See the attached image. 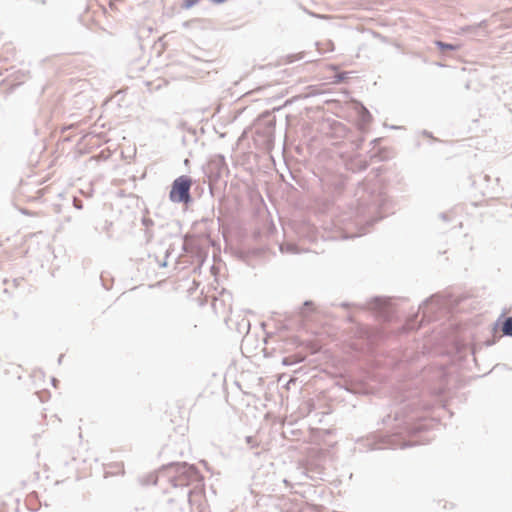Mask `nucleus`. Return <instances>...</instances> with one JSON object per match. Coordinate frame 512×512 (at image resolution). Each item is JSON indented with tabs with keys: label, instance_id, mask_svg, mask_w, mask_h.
I'll use <instances>...</instances> for the list:
<instances>
[{
	"label": "nucleus",
	"instance_id": "obj_1",
	"mask_svg": "<svg viewBox=\"0 0 512 512\" xmlns=\"http://www.w3.org/2000/svg\"><path fill=\"white\" fill-rule=\"evenodd\" d=\"M393 414V421L397 422L395 432L388 437L387 444L384 448L404 449L420 443V441L405 439L406 436H414L426 429L425 424L417 422L422 419L418 411L417 401L409 400L401 403L395 408Z\"/></svg>",
	"mask_w": 512,
	"mask_h": 512
},
{
	"label": "nucleus",
	"instance_id": "obj_2",
	"mask_svg": "<svg viewBox=\"0 0 512 512\" xmlns=\"http://www.w3.org/2000/svg\"><path fill=\"white\" fill-rule=\"evenodd\" d=\"M356 196L358 198L355 206V221L359 226L357 236H361L367 233L366 226L373 225L385 216L388 198L382 192H367L360 188L357 190Z\"/></svg>",
	"mask_w": 512,
	"mask_h": 512
},
{
	"label": "nucleus",
	"instance_id": "obj_3",
	"mask_svg": "<svg viewBox=\"0 0 512 512\" xmlns=\"http://www.w3.org/2000/svg\"><path fill=\"white\" fill-rule=\"evenodd\" d=\"M153 484L165 479L174 488H185L190 485H198L203 481V477L194 465L186 462H172L163 466L157 476H152Z\"/></svg>",
	"mask_w": 512,
	"mask_h": 512
},
{
	"label": "nucleus",
	"instance_id": "obj_4",
	"mask_svg": "<svg viewBox=\"0 0 512 512\" xmlns=\"http://www.w3.org/2000/svg\"><path fill=\"white\" fill-rule=\"evenodd\" d=\"M351 305L359 307L363 310H373L384 321H390L395 313V310L391 304V299L387 297L375 296L364 304H350L348 302H342L340 304V306L343 308H348Z\"/></svg>",
	"mask_w": 512,
	"mask_h": 512
},
{
	"label": "nucleus",
	"instance_id": "obj_5",
	"mask_svg": "<svg viewBox=\"0 0 512 512\" xmlns=\"http://www.w3.org/2000/svg\"><path fill=\"white\" fill-rule=\"evenodd\" d=\"M192 184V178L188 175H181L177 177L171 184L169 200L175 204L189 205L192 203Z\"/></svg>",
	"mask_w": 512,
	"mask_h": 512
},
{
	"label": "nucleus",
	"instance_id": "obj_6",
	"mask_svg": "<svg viewBox=\"0 0 512 512\" xmlns=\"http://www.w3.org/2000/svg\"><path fill=\"white\" fill-rule=\"evenodd\" d=\"M281 107L274 108L273 111H265L256 119L254 127L255 133L263 137L266 141H272L275 134L276 119L274 111H280Z\"/></svg>",
	"mask_w": 512,
	"mask_h": 512
},
{
	"label": "nucleus",
	"instance_id": "obj_7",
	"mask_svg": "<svg viewBox=\"0 0 512 512\" xmlns=\"http://www.w3.org/2000/svg\"><path fill=\"white\" fill-rule=\"evenodd\" d=\"M434 43L437 46V48L443 53L446 51H457L461 47L459 44L446 43L441 40H436Z\"/></svg>",
	"mask_w": 512,
	"mask_h": 512
},
{
	"label": "nucleus",
	"instance_id": "obj_8",
	"mask_svg": "<svg viewBox=\"0 0 512 512\" xmlns=\"http://www.w3.org/2000/svg\"><path fill=\"white\" fill-rule=\"evenodd\" d=\"M435 296H431L424 300L422 304L419 305L418 312H422L423 314V320L427 319V321H430V315H429V305L434 301Z\"/></svg>",
	"mask_w": 512,
	"mask_h": 512
},
{
	"label": "nucleus",
	"instance_id": "obj_9",
	"mask_svg": "<svg viewBox=\"0 0 512 512\" xmlns=\"http://www.w3.org/2000/svg\"><path fill=\"white\" fill-rule=\"evenodd\" d=\"M501 331L504 336L512 337V316L504 318L501 323Z\"/></svg>",
	"mask_w": 512,
	"mask_h": 512
},
{
	"label": "nucleus",
	"instance_id": "obj_10",
	"mask_svg": "<svg viewBox=\"0 0 512 512\" xmlns=\"http://www.w3.org/2000/svg\"><path fill=\"white\" fill-rule=\"evenodd\" d=\"M304 360H305V357L302 356V355H292V356L284 357L282 359V364L284 366H291V365H294V364H297V363H301Z\"/></svg>",
	"mask_w": 512,
	"mask_h": 512
},
{
	"label": "nucleus",
	"instance_id": "obj_11",
	"mask_svg": "<svg viewBox=\"0 0 512 512\" xmlns=\"http://www.w3.org/2000/svg\"><path fill=\"white\" fill-rule=\"evenodd\" d=\"M487 25L486 20L481 21L477 25H468L460 28V33H473L475 34L477 30L481 27H485Z\"/></svg>",
	"mask_w": 512,
	"mask_h": 512
},
{
	"label": "nucleus",
	"instance_id": "obj_12",
	"mask_svg": "<svg viewBox=\"0 0 512 512\" xmlns=\"http://www.w3.org/2000/svg\"><path fill=\"white\" fill-rule=\"evenodd\" d=\"M142 224L146 228L145 234L147 236V239L150 240L153 234L150 232L149 228L154 225V221L151 218L143 217Z\"/></svg>",
	"mask_w": 512,
	"mask_h": 512
},
{
	"label": "nucleus",
	"instance_id": "obj_13",
	"mask_svg": "<svg viewBox=\"0 0 512 512\" xmlns=\"http://www.w3.org/2000/svg\"><path fill=\"white\" fill-rule=\"evenodd\" d=\"M280 250H281V252H287V253H291V254L299 253L297 246L292 243L281 244Z\"/></svg>",
	"mask_w": 512,
	"mask_h": 512
},
{
	"label": "nucleus",
	"instance_id": "obj_14",
	"mask_svg": "<svg viewBox=\"0 0 512 512\" xmlns=\"http://www.w3.org/2000/svg\"><path fill=\"white\" fill-rule=\"evenodd\" d=\"M417 317H418V314L414 315L413 317L409 318L405 325H404V328L406 330H413V329H417L419 328L420 325H416V320H417Z\"/></svg>",
	"mask_w": 512,
	"mask_h": 512
},
{
	"label": "nucleus",
	"instance_id": "obj_15",
	"mask_svg": "<svg viewBox=\"0 0 512 512\" xmlns=\"http://www.w3.org/2000/svg\"><path fill=\"white\" fill-rule=\"evenodd\" d=\"M361 120L363 123H369L372 120V115L369 112V110L362 106L361 112H360Z\"/></svg>",
	"mask_w": 512,
	"mask_h": 512
},
{
	"label": "nucleus",
	"instance_id": "obj_16",
	"mask_svg": "<svg viewBox=\"0 0 512 512\" xmlns=\"http://www.w3.org/2000/svg\"><path fill=\"white\" fill-rule=\"evenodd\" d=\"M245 442L247 443V445L250 446V448H255L259 446V443L254 436H246Z\"/></svg>",
	"mask_w": 512,
	"mask_h": 512
},
{
	"label": "nucleus",
	"instance_id": "obj_17",
	"mask_svg": "<svg viewBox=\"0 0 512 512\" xmlns=\"http://www.w3.org/2000/svg\"><path fill=\"white\" fill-rule=\"evenodd\" d=\"M200 0H183L181 7L183 9H190L195 6Z\"/></svg>",
	"mask_w": 512,
	"mask_h": 512
},
{
	"label": "nucleus",
	"instance_id": "obj_18",
	"mask_svg": "<svg viewBox=\"0 0 512 512\" xmlns=\"http://www.w3.org/2000/svg\"><path fill=\"white\" fill-rule=\"evenodd\" d=\"M358 171H364L368 168L369 164L366 160H358L355 162Z\"/></svg>",
	"mask_w": 512,
	"mask_h": 512
},
{
	"label": "nucleus",
	"instance_id": "obj_19",
	"mask_svg": "<svg viewBox=\"0 0 512 512\" xmlns=\"http://www.w3.org/2000/svg\"><path fill=\"white\" fill-rule=\"evenodd\" d=\"M347 78V73L346 72H341V73H337L335 76H334V80L333 82L334 83H342L345 81V79Z\"/></svg>",
	"mask_w": 512,
	"mask_h": 512
},
{
	"label": "nucleus",
	"instance_id": "obj_20",
	"mask_svg": "<svg viewBox=\"0 0 512 512\" xmlns=\"http://www.w3.org/2000/svg\"><path fill=\"white\" fill-rule=\"evenodd\" d=\"M304 55H305L304 52H301L298 54H291V55H288V60H289V62H295L298 60H302L304 58Z\"/></svg>",
	"mask_w": 512,
	"mask_h": 512
},
{
	"label": "nucleus",
	"instance_id": "obj_21",
	"mask_svg": "<svg viewBox=\"0 0 512 512\" xmlns=\"http://www.w3.org/2000/svg\"><path fill=\"white\" fill-rule=\"evenodd\" d=\"M73 206L74 208L81 210L83 208V202L78 197H73Z\"/></svg>",
	"mask_w": 512,
	"mask_h": 512
},
{
	"label": "nucleus",
	"instance_id": "obj_22",
	"mask_svg": "<svg viewBox=\"0 0 512 512\" xmlns=\"http://www.w3.org/2000/svg\"><path fill=\"white\" fill-rule=\"evenodd\" d=\"M439 218L444 222H450L451 218L448 213L442 212L439 214Z\"/></svg>",
	"mask_w": 512,
	"mask_h": 512
},
{
	"label": "nucleus",
	"instance_id": "obj_23",
	"mask_svg": "<svg viewBox=\"0 0 512 512\" xmlns=\"http://www.w3.org/2000/svg\"><path fill=\"white\" fill-rule=\"evenodd\" d=\"M169 255H170V252H169V250H167L166 251V255H165V259L162 262L159 263V267H161V268L167 267V258L169 257Z\"/></svg>",
	"mask_w": 512,
	"mask_h": 512
},
{
	"label": "nucleus",
	"instance_id": "obj_24",
	"mask_svg": "<svg viewBox=\"0 0 512 512\" xmlns=\"http://www.w3.org/2000/svg\"><path fill=\"white\" fill-rule=\"evenodd\" d=\"M312 306H313V302L312 301L307 300V301H305L303 303V307H305V308L306 307H312Z\"/></svg>",
	"mask_w": 512,
	"mask_h": 512
},
{
	"label": "nucleus",
	"instance_id": "obj_25",
	"mask_svg": "<svg viewBox=\"0 0 512 512\" xmlns=\"http://www.w3.org/2000/svg\"><path fill=\"white\" fill-rule=\"evenodd\" d=\"M392 419L391 414H388L386 417L383 418V423H388Z\"/></svg>",
	"mask_w": 512,
	"mask_h": 512
},
{
	"label": "nucleus",
	"instance_id": "obj_26",
	"mask_svg": "<svg viewBox=\"0 0 512 512\" xmlns=\"http://www.w3.org/2000/svg\"><path fill=\"white\" fill-rule=\"evenodd\" d=\"M210 2L214 3V4H222L224 3L226 0H209Z\"/></svg>",
	"mask_w": 512,
	"mask_h": 512
},
{
	"label": "nucleus",
	"instance_id": "obj_27",
	"mask_svg": "<svg viewBox=\"0 0 512 512\" xmlns=\"http://www.w3.org/2000/svg\"><path fill=\"white\" fill-rule=\"evenodd\" d=\"M376 443L375 442H369V446L371 450H374V449H378L379 447H375Z\"/></svg>",
	"mask_w": 512,
	"mask_h": 512
},
{
	"label": "nucleus",
	"instance_id": "obj_28",
	"mask_svg": "<svg viewBox=\"0 0 512 512\" xmlns=\"http://www.w3.org/2000/svg\"><path fill=\"white\" fill-rule=\"evenodd\" d=\"M191 494H192V490L191 489L187 490L186 495H187L188 499H190Z\"/></svg>",
	"mask_w": 512,
	"mask_h": 512
},
{
	"label": "nucleus",
	"instance_id": "obj_29",
	"mask_svg": "<svg viewBox=\"0 0 512 512\" xmlns=\"http://www.w3.org/2000/svg\"><path fill=\"white\" fill-rule=\"evenodd\" d=\"M347 320H348L350 323H353V322H354V319H353V317H352L351 315H349V316L347 317Z\"/></svg>",
	"mask_w": 512,
	"mask_h": 512
},
{
	"label": "nucleus",
	"instance_id": "obj_30",
	"mask_svg": "<svg viewBox=\"0 0 512 512\" xmlns=\"http://www.w3.org/2000/svg\"><path fill=\"white\" fill-rule=\"evenodd\" d=\"M63 357H64V355H63V354H61V355L59 356V358H58V364H61Z\"/></svg>",
	"mask_w": 512,
	"mask_h": 512
},
{
	"label": "nucleus",
	"instance_id": "obj_31",
	"mask_svg": "<svg viewBox=\"0 0 512 512\" xmlns=\"http://www.w3.org/2000/svg\"><path fill=\"white\" fill-rule=\"evenodd\" d=\"M183 250H184V251H188V244H187V243H184V244H183Z\"/></svg>",
	"mask_w": 512,
	"mask_h": 512
},
{
	"label": "nucleus",
	"instance_id": "obj_32",
	"mask_svg": "<svg viewBox=\"0 0 512 512\" xmlns=\"http://www.w3.org/2000/svg\"><path fill=\"white\" fill-rule=\"evenodd\" d=\"M57 382H58V380H57V379H55V378H53V379H52V384H53L55 387H56V383H57Z\"/></svg>",
	"mask_w": 512,
	"mask_h": 512
},
{
	"label": "nucleus",
	"instance_id": "obj_33",
	"mask_svg": "<svg viewBox=\"0 0 512 512\" xmlns=\"http://www.w3.org/2000/svg\"><path fill=\"white\" fill-rule=\"evenodd\" d=\"M111 225V223L105 222V228L108 229V227Z\"/></svg>",
	"mask_w": 512,
	"mask_h": 512
},
{
	"label": "nucleus",
	"instance_id": "obj_34",
	"mask_svg": "<svg viewBox=\"0 0 512 512\" xmlns=\"http://www.w3.org/2000/svg\"><path fill=\"white\" fill-rule=\"evenodd\" d=\"M503 316H504V315L502 314V315L500 316V318H498V320H497V322H496V325H498V322H499V321H501V318H502Z\"/></svg>",
	"mask_w": 512,
	"mask_h": 512
},
{
	"label": "nucleus",
	"instance_id": "obj_35",
	"mask_svg": "<svg viewBox=\"0 0 512 512\" xmlns=\"http://www.w3.org/2000/svg\"><path fill=\"white\" fill-rule=\"evenodd\" d=\"M493 343H494L493 341H491V342H490V341H488L486 344H487L488 346H490V345H492Z\"/></svg>",
	"mask_w": 512,
	"mask_h": 512
},
{
	"label": "nucleus",
	"instance_id": "obj_36",
	"mask_svg": "<svg viewBox=\"0 0 512 512\" xmlns=\"http://www.w3.org/2000/svg\"><path fill=\"white\" fill-rule=\"evenodd\" d=\"M182 141H183L184 144L186 143V137L185 136L183 137Z\"/></svg>",
	"mask_w": 512,
	"mask_h": 512
},
{
	"label": "nucleus",
	"instance_id": "obj_37",
	"mask_svg": "<svg viewBox=\"0 0 512 512\" xmlns=\"http://www.w3.org/2000/svg\"><path fill=\"white\" fill-rule=\"evenodd\" d=\"M377 141H379V139H374L372 143H376Z\"/></svg>",
	"mask_w": 512,
	"mask_h": 512
}]
</instances>
